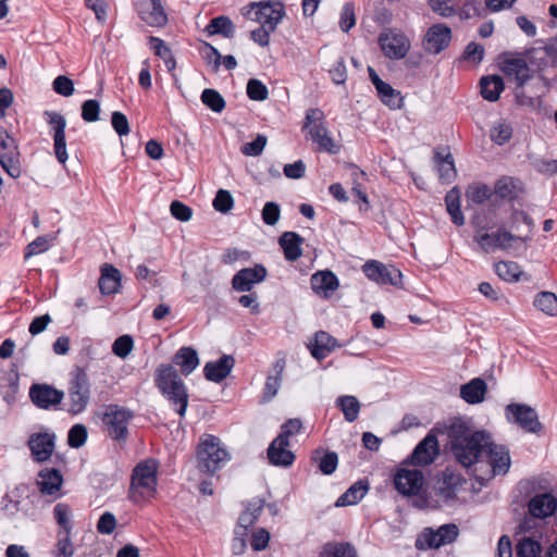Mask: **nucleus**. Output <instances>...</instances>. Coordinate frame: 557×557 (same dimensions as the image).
<instances>
[{
    "label": "nucleus",
    "mask_w": 557,
    "mask_h": 557,
    "mask_svg": "<svg viewBox=\"0 0 557 557\" xmlns=\"http://www.w3.org/2000/svg\"><path fill=\"white\" fill-rule=\"evenodd\" d=\"M321 557H356V552L349 544H337L327 546Z\"/></svg>",
    "instance_id": "obj_63"
},
{
    "label": "nucleus",
    "mask_w": 557,
    "mask_h": 557,
    "mask_svg": "<svg viewBox=\"0 0 557 557\" xmlns=\"http://www.w3.org/2000/svg\"><path fill=\"white\" fill-rule=\"evenodd\" d=\"M198 468L205 473H214L227 460L228 453L214 435H203L197 449Z\"/></svg>",
    "instance_id": "obj_4"
},
{
    "label": "nucleus",
    "mask_w": 557,
    "mask_h": 557,
    "mask_svg": "<svg viewBox=\"0 0 557 557\" xmlns=\"http://www.w3.org/2000/svg\"><path fill=\"white\" fill-rule=\"evenodd\" d=\"M506 418L509 422L519 425L529 433L537 434L542 430L536 411L524 404H509L505 408Z\"/></svg>",
    "instance_id": "obj_10"
},
{
    "label": "nucleus",
    "mask_w": 557,
    "mask_h": 557,
    "mask_svg": "<svg viewBox=\"0 0 557 557\" xmlns=\"http://www.w3.org/2000/svg\"><path fill=\"white\" fill-rule=\"evenodd\" d=\"M490 136L495 144L504 145L511 138L512 127L504 121L496 122L491 128Z\"/></svg>",
    "instance_id": "obj_51"
},
{
    "label": "nucleus",
    "mask_w": 557,
    "mask_h": 557,
    "mask_svg": "<svg viewBox=\"0 0 557 557\" xmlns=\"http://www.w3.org/2000/svg\"><path fill=\"white\" fill-rule=\"evenodd\" d=\"M381 101L389 109H400L404 98L399 90L394 89L389 84H385L383 88L377 91Z\"/></svg>",
    "instance_id": "obj_48"
},
{
    "label": "nucleus",
    "mask_w": 557,
    "mask_h": 557,
    "mask_svg": "<svg viewBox=\"0 0 557 557\" xmlns=\"http://www.w3.org/2000/svg\"><path fill=\"white\" fill-rule=\"evenodd\" d=\"M267 141V137L262 134H259L255 140L247 143L242 147V152L245 156L258 157L262 153Z\"/></svg>",
    "instance_id": "obj_62"
},
{
    "label": "nucleus",
    "mask_w": 557,
    "mask_h": 557,
    "mask_svg": "<svg viewBox=\"0 0 557 557\" xmlns=\"http://www.w3.org/2000/svg\"><path fill=\"white\" fill-rule=\"evenodd\" d=\"M504 74L521 88L531 77V70L522 59H507L502 64Z\"/></svg>",
    "instance_id": "obj_27"
},
{
    "label": "nucleus",
    "mask_w": 557,
    "mask_h": 557,
    "mask_svg": "<svg viewBox=\"0 0 557 557\" xmlns=\"http://www.w3.org/2000/svg\"><path fill=\"white\" fill-rule=\"evenodd\" d=\"M44 117L47 124L50 126L53 135V149L55 158L60 163L65 164L66 160L69 159L65 141L66 120L61 113L57 111H45Z\"/></svg>",
    "instance_id": "obj_12"
},
{
    "label": "nucleus",
    "mask_w": 557,
    "mask_h": 557,
    "mask_svg": "<svg viewBox=\"0 0 557 557\" xmlns=\"http://www.w3.org/2000/svg\"><path fill=\"white\" fill-rule=\"evenodd\" d=\"M465 483L466 480L460 473L446 468L438 475L433 486L432 498L434 506L441 508L456 505L459 502V493Z\"/></svg>",
    "instance_id": "obj_2"
},
{
    "label": "nucleus",
    "mask_w": 557,
    "mask_h": 557,
    "mask_svg": "<svg viewBox=\"0 0 557 557\" xmlns=\"http://www.w3.org/2000/svg\"><path fill=\"white\" fill-rule=\"evenodd\" d=\"M451 451L456 460L466 468L481 463L490 436L484 431L472 432L466 422L455 420L448 429Z\"/></svg>",
    "instance_id": "obj_1"
},
{
    "label": "nucleus",
    "mask_w": 557,
    "mask_h": 557,
    "mask_svg": "<svg viewBox=\"0 0 557 557\" xmlns=\"http://www.w3.org/2000/svg\"><path fill=\"white\" fill-rule=\"evenodd\" d=\"M173 361L181 368L184 375H189L199 364L197 351L191 347L181 348L175 354Z\"/></svg>",
    "instance_id": "obj_36"
},
{
    "label": "nucleus",
    "mask_w": 557,
    "mask_h": 557,
    "mask_svg": "<svg viewBox=\"0 0 557 557\" xmlns=\"http://www.w3.org/2000/svg\"><path fill=\"white\" fill-rule=\"evenodd\" d=\"M37 484L42 494H57L63 483V478L57 469H45L39 472Z\"/></svg>",
    "instance_id": "obj_31"
},
{
    "label": "nucleus",
    "mask_w": 557,
    "mask_h": 557,
    "mask_svg": "<svg viewBox=\"0 0 557 557\" xmlns=\"http://www.w3.org/2000/svg\"><path fill=\"white\" fill-rule=\"evenodd\" d=\"M262 221L270 226H274L281 218L280 205L274 201L265 202L261 211Z\"/></svg>",
    "instance_id": "obj_59"
},
{
    "label": "nucleus",
    "mask_w": 557,
    "mask_h": 557,
    "mask_svg": "<svg viewBox=\"0 0 557 557\" xmlns=\"http://www.w3.org/2000/svg\"><path fill=\"white\" fill-rule=\"evenodd\" d=\"M368 488L367 482L358 481L337 498L335 505L337 507L356 505L366 496Z\"/></svg>",
    "instance_id": "obj_38"
},
{
    "label": "nucleus",
    "mask_w": 557,
    "mask_h": 557,
    "mask_svg": "<svg viewBox=\"0 0 557 557\" xmlns=\"http://www.w3.org/2000/svg\"><path fill=\"white\" fill-rule=\"evenodd\" d=\"M557 510V497L552 492L533 495L528 503L529 513L536 519H546Z\"/></svg>",
    "instance_id": "obj_23"
},
{
    "label": "nucleus",
    "mask_w": 557,
    "mask_h": 557,
    "mask_svg": "<svg viewBox=\"0 0 557 557\" xmlns=\"http://www.w3.org/2000/svg\"><path fill=\"white\" fill-rule=\"evenodd\" d=\"M32 457L37 462H45L52 456L55 447V435L49 432L34 433L27 442Z\"/></svg>",
    "instance_id": "obj_19"
},
{
    "label": "nucleus",
    "mask_w": 557,
    "mask_h": 557,
    "mask_svg": "<svg viewBox=\"0 0 557 557\" xmlns=\"http://www.w3.org/2000/svg\"><path fill=\"white\" fill-rule=\"evenodd\" d=\"M133 419L129 409L111 405L103 414V423L110 437L117 442H125L128 436V423Z\"/></svg>",
    "instance_id": "obj_8"
},
{
    "label": "nucleus",
    "mask_w": 557,
    "mask_h": 557,
    "mask_svg": "<svg viewBox=\"0 0 557 557\" xmlns=\"http://www.w3.org/2000/svg\"><path fill=\"white\" fill-rule=\"evenodd\" d=\"M484 457H486L487 463L491 467L490 478L508 472L511 460L509 449L506 446L497 445L490 441Z\"/></svg>",
    "instance_id": "obj_20"
},
{
    "label": "nucleus",
    "mask_w": 557,
    "mask_h": 557,
    "mask_svg": "<svg viewBox=\"0 0 557 557\" xmlns=\"http://www.w3.org/2000/svg\"><path fill=\"white\" fill-rule=\"evenodd\" d=\"M262 510L263 502L261 499L249 503L245 511L239 516L236 529L240 531L245 530L247 533L248 529L257 521Z\"/></svg>",
    "instance_id": "obj_40"
},
{
    "label": "nucleus",
    "mask_w": 557,
    "mask_h": 557,
    "mask_svg": "<svg viewBox=\"0 0 557 557\" xmlns=\"http://www.w3.org/2000/svg\"><path fill=\"white\" fill-rule=\"evenodd\" d=\"M363 272L368 278L377 284H389L399 286L401 284L403 274L399 269L394 265H385L382 262L371 260L363 264Z\"/></svg>",
    "instance_id": "obj_13"
},
{
    "label": "nucleus",
    "mask_w": 557,
    "mask_h": 557,
    "mask_svg": "<svg viewBox=\"0 0 557 557\" xmlns=\"http://www.w3.org/2000/svg\"><path fill=\"white\" fill-rule=\"evenodd\" d=\"M437 172L440 180L449 183L456 176V169L451 156L448 153L438 160Z\"/></svg>",
    "instance_id": "obj_53"
},
{
    "label": "nucleus",
    "mask_w": 557,
    "mask_h": 557,
    "mask_svg": "<svg viewBox=\"0 0 557 557\" xmlns=\"http://www.w3.org/2000/svg\"><path fill=\"white\" fill-rule=\"evenodd\" d=\"M100 103L97 100H86L82 106V117L85 122H96L99 120Z\"/></svg>",
    "instance_id": "obj_64"
},
{
    "label": "nucleus",
    "mask_w": 557,
    "mask_h": 557,
    "mask_svg": "<svg viewBox=\"0 0 557 557\" xmlns=\"http://www.w3.org/2000/svg\"><path fill=\"white\" fill-rule=\"evenodd\" d=\"M53 517L61 530L58 533L71 534L72 525V509L67 504L58 503L53 508Z\"/></svg>",
    "instance_id": "obj_42"
},
{
    "label": "nucleus",
    "mask_w": 557,
    "mask_h": 557,
    "mask_svg": "<svg viewBox=\"0 0 557 557\" xmlns=\"http://www.w3.org/2000/svg\"><path fill=\"white\" fill-rule=\"evenodd\" d=\"M234 363V358L227 355L222 356L216 361L207 362L203 368L205 376L208 381L220 383L228 376Z\"/></svg>",
    "instance_id": "obj_28"
},
{
    "label": "nucleus",
    "mask_w": 557,
    "mask_h": 557,
    "mask_svg": "<svg viewBox=\"0 0 557 557\" xmlns=\"http://www.w3.org/2000/svg\"><path fill=\"white\" fill-rule=\"evenodd\" d=\"M87 435V428L84 424L77 423L69 431L67 444L72 448H79L86 443Z\"/></svg>",
    "instance_id": "obj_54"
},
{
    "label": "nucleus",
    "mask_w": 557,
    "mask_h": 557,
    "mask_svg": "<svg viewBox=\"0 0 557 557\" xmlns=\"http://www.w3.org/2000/svg\"><path fill=\"white\" fill-rule=\"evenodd\" d=\"M290 443L274 438L268 448V459L276 467H289L295 460V454L289 449Z\"/></svg>",
    "instance_id": "obj_25"
},
{
    "label": "nucleus",
    "mask_w": 557,
    "mask_h": 557,
    "mask_svg": "<svg viewBox=\"0 0 557 557\" xmlns=\"http://www.w3.org/2000/svg\"><path fill=\"white\" fill-rule=\"evenodd\" d=\"M440 455L437 437L429 433L413 449L408 458V462L413 466H429L435 461Z\"/></svg>",
    "instance_id": "obj_18"
},
{
    "label": "nucleus",
    "mask_w": 557,
    "mask_h": 557,
    "mask_svg": "<svg viewBox=\"0 0 557 557\" xmlns=\"http://www.w3.org/2000/svg\"><path fill=\"white\" fill-rule=\"evenodd\" d=\"M474 240L483 251L493 252L496 249H509L516 242L522 240V238L511 234L505 228H499L497 232L491 234H476Z\"/></svg>",
    "instance_id": "obj_14"
},
{
    "label": "nucleus",
    "mask_w": 557,
    "mask_h": 557,
    "mask_svg": "<svg viewBox=\"0 0 557 557\" xmlns=\"http://www.w3.org/2000/svg\"><path fill=\"white\" fill-rule=\"evenodd\" d=\"M206 30L209 35L221 34L231 38L235 33V27L230 17L221 15L212 18L207 25Z\"/></svg>",
    "instance_id": "obj_44"
},
{
    "label": "nucleus",
    "mask_w": 557,
    "mask_h": 557,
    "mask_svg": "<svg viewBox=\"0 0 557 557\" xmlns=\"http://www.w3.org/2000/svg\"><path fill=\"white\" fill-rule=\"evenodd\" d=\"M156 384L161 393H168L170 389L186 387L178 376L176 369L171 364H161L156 372Z\"/></svg>",
    "instance_id": "obj_26"
},
{
    "label": "nucleus",
    "mask_w": 557,
    "mask_h": 557,
    "mask_svg": "<svg viewBox=\"0 0 557 557\" xmlns=\"http://www.w3.org/2000/svg\"><path fill=\"white\" fill-rule=\"evenodd\" d=\"M98 284L103 295L117 293L121 285L120 271L113 265L104 264Z\"/></svg>",
    "instance_id": "obj_32"
},
{
    "label": "nucleus",
    "mask_w": 557,
    "mask_h": 557,
    "mask_svg": "<svg viewBox=\"0 0 557 557\" xmlns=\"http://www.w3.org/2000/svg\"><path fill=\"white\" fill-rule=\"evenodd\" d=\"M0 164L13 178L21 176L20 152L15 139L0 128Z\"/></svg>",
    "instance_id": "obj_11"
},
{
    "label": "nucleus",
    "mask_w": 557,
    "mask_h": 557,
    "mask_svg": "<svg viewBox=\"0 0 557 557\" xmlns=\"http://www.w3.org/2000/svg\"><path fill=\"white\" fill-rule=\"evenodd\" d=\"M284 368L285 361L283 359L277 360L273 364L272 373L267 377L264 384L263 399L265 401L272 399L277 394Z\"/></svg>",
    "instance_id": "obj_37"
},
{
    "label": "nucleus",
    "mask_w": 557,
    "mask_h": 557,
    "mask_svg": "<svg viewBox=\"0 0 557 557\" xmlns=\"http://www.w3.org/2000/svg\"><path fill=\"white\" fill-rule=\"evenodd\" d=\"M247 96L255 101H263L269 96L267 86L257 78H251L247 83Z\"/></svg>",
    "instance_id": "obj_56"
},
{
    "label": "nucleus",
    "mask_w": 557,
    "mask_h": 557,
    "mask_svg": "<svg viewBox=\"0 0 557 557\" xmlns=\"http://www.w3.org/2000/svg\"><path fill=\"white\" fill-rule=\"evenodd\" d=\"M234 206L233 196L228 190L220 189L218 190L214 199H213V208L222 213L228 212Z\"/></svg>",
    "instance_id": "obj_60"
},
{
    "label": "nucleus",
    "mask_w": 557,
    "mask_h": 557,
    "mask_svg": "<svg viewBox=\"0 0 557 557\" xmlns=\"http://www.w3.org/2000/svg\"><path fill=\"white\" fill-rule=\"evenodd\" d=\"M424 484V475L418 469H399L394 476L397 492L404 496L417 495Z\"/></svg>",
    "instance_id": "obj_17"
},
{
    "label": "nucleus",
    "mask_w": 557,
    "mask_h": 557,
    "mask_svg": "<svg viewBox=\"0 0 557 557\" xmlns=\"http://www.w3.org/2000/svg\"><path fill=\"white\" fill-rule=\"evenodd\" d=\"M54 557H72L74 555V546L71 541V534L58 533Z\"/></svg>",
    "instance_id": "obj_55"
},
{
    "label": "nucleus",
    "mask_w": 557,
    "mask_h": 557,
    "mask_svg": "<svg viewBox=\"0 0 557 557\" xmlns=\"http://www.w3.org/2000/svg\"><path fill=\"white\" fill-rule=\"evenodd\" d=\"M486 391V383L482 379L475 377L461 386L460 396L468 404H480L484 400Z\"/></svg>",
    "instance_id": "obj_33"
},
{
    "label": "nucleus",
    "mask_w": 557,
    "mask_h": 557,
    "mask_svg": "<svg viewBox=\"0 0 557 557\" xmlns=\"http://www.w3.org/2000/svg\"><path fill=\"white\" fill-rule=\"evenodd\" d=\"M383 53L389 59H403L410 49V41L404 35L393 30L384 32L379 37Z\"/></svg>",
    "instance_id": "obj_16"
},
{
    "label": "nucleus",
    "mask_w": 557,
    "mask_h": 557,
    "mask_svg": "<svg viewBox=\"0 0 557 557\" xmlns=\"http://www.w3.org/2000/svg\"><path fill=\"white\" fill-rule=\"evenodd\" d=\"M301 430L302 422L300 419H289L281 426V432L275 438H281L283 442H289V438L299 434Z\"/></svg>",
    "instance_id": "obj_57"
},
{
    "label": "nucleus",
    "mask_w": 557,
    "mask_h": 557,
    "mask_svg": "<svg viewBox=\"0 0 557 557\" xmlns=\"http://www.w3.org/2000/svg\"><path fill=\"white\" fill-rule=\"evenodd\" d=\"M163 396L175 407L176 412L184 417L188 406V393L186 387L178 389H170L168 393H162Z\"/></svg>",
    "instance_id": "obj_47"
},
{
    "label": "nucleus",
    "mask_w": 557,
    "mask_h": 557,
    "mask_svg": "<svg viewBox=\"0 0 557 557\" xmlns=\"http://www.w3.org/2000/svg\"><path fill=\"white\" fill-rule=\"evenodd\" d=\"M459 198V190L457 188H453L446 194L445 202L447 212L450 214L453 222L456 225H463L465 218L462 212L460 211Z\"/></svg>",
    "instance_id": "obj_45"
},
{
    "label": "nucleus",
    "mask_w": 557,
    "mask_h": 557,
    "mask_svg": "<svg viewBox=\"0 0 557 557\" xmlns=\"http://www.w3.org/2000/svg\"><path fill=\"white\" fill-rule=\"evenodd\" d=\"M495 272L502 280L506 282H516L522 274L520 265L512 261H500L496 263Z\"/></svg>",
    "instance_id": "obj_46"
},
{
    "label": "nucleus",
    "mask_w": 557,
    "mask_h": 557,
    "mask_svg": "<svg viewBox=\"0 0 557 557\" xmlns=\"http://www.w3.org/2000/svg\"><path fill=\"white\" fill-rule=\"evenodd\" d=\"M356 25V15L354 4L347 2L344 4L341 18H339V27L343 32H349Z\"/></svg>",
    "instance_id": "obj_61"
},
{
    "label": "nucleus",
    "mask_w": 557,
    "mask_h": 557,
    "mask_svg": "<svg viewBox=\"0 0 557 557\" xmlns=\"http://www.w3.org/2000/svg\"><path fill=\"white\" fill-rule=\"evenodd\" d=\"M451 39V30L445 24L432 25L424 36V49L433 54H438L446 49Z\"/></svg>",
    "instance_id": "obj_22"
},
{
    "label": "nucleus",
    "mask_w": 557,
    "mask_h": 557,
    "mask_svg": "<svg viewBox=\"0 0 557 557\" xmlns=\"http://www.w3.org/2000/svg\"><path fill=\"white\" fill-rule=\"evenodd\" d=\"M542 553L541 545L532 539H522L516 547V557H540Z\"/></svg>",
    "instance_id": "obj_50"
},
{
    "label": "nucleus",
    "mask_w": 557,
    "mask_h": 557,
    "mask_svg": "<svg viewBox=\"0 0 557 557\" xmlns=\"http://www.w3.org/2000/svg\"><path fill=\"white\" fill-rule=\"evenodd\" d=\"M134 348V341L129 335H122L117 337L113 345L112 351L115 356L120 358H126Z\"/></svg>",
    "instance_id": "obj_58"
},
{
    "label": "nucleus",
    "mask_w": 557,
    "mask_h": 557,
    "mask_svg": "<svg viewBox=\"0 0 557 557\" xmlns=\"http://www.w3.org/2000/svg\"><path fill=\"white\" fill-rule=\"evenodd\" d=\"M522 190L523 186L520 181L504 176L495 183L493 194L502 199L513 200L519 197Z\"/></svg>",
    "instance_id": "obj_34"
},
{
    "label": "nucleus",
    "mask_w": 557,
    "mask_h": 557,
    "mask_svg": "<svg viewBox=\"0 0 557 557\" xmlns=\"http://www.w3.org/2000/svg\"><path fill=\"white\" fill-rule=\"evenodd\" d=\"M480 85L482 97L492 102L499 99V96L505 88L503 78L497 75L482 77Z\"/></svg>",
    "instance_id": "obj_39"
},
{
    "label": "nucleus",
    "mask_w": 557,
    "mask_h": 557,
    "mask_svg": "<svg viewBox=\"0 0 557 557\" xmlns=\"http://www.w3.org/2000/svg\"><path fill=\"white\" fill-rule=\"evenodd\" d=\"M302 243L304 238L295 232H284L278 238V244L288 261H296L301 257Z\"/></svg>",
    "instance_id": "obj_30"
},
{
    "label": "nucleus",
    "mask_w": 557,
    "mask_h": 557,
    "mask_svg": "<svg viewBox=\"0 0 557 557\" xmlns=\"http://www.w3.org/2000/svg\"><path fill=\"white\" fill-rule=\"evenodd\" d=\"M201 101L205 106L215 113H220L225 108V100L215 89L207 88L201 94Z\"/></svg>",
    "instance_id": "obj_49"
},
{
    "label": "nucleus",
    "mask_w": 557,
    "mask_h": 557,
    "mask_svg": "<svg viewBox=\"0 0 557 557\" xmlns=\"http://www.w3.org/2000/svg\"><path fill=\"white\" fill-rule=\"evenodd\" d=\"M67 412L76 416L86 410L90 401V384L87 372L76 368L71 372L67 388Z\"/></svg>",
    "instance_id": "obj_6"
},
{
    "label": "nucleus",
    "mask_w": 557,
    "mask_h": 557,
    "mask_svg": "<svg viewBox=\"0 0 557 557\" xmlns=\"http://www.w3.org/2000/svg\"><path fill=\"white\" fill-rule=\"evenodd\" d=\"M139 17L152 27H162L168 22V15L160 0H137Z\"/></svg>",
    "instance_id": "obj_21"
},
{
    "label": "nucleus",
    "mask_w": 557,
    "mask_h": 557,
    "mask_svg": "<svg viewBox=\"0 0 557 557\" xmlns=\"http://www.w3.org/2000/svg\"><path fill=\"white\" fill-rule=\"evenodd\" d=\"M459 528L455 523L441 525L437 530L425 528L416 542L418 549H435L457 540Z\"/></svg>",
    "instance_id": "obj_9"
},
{
    "label": "nucleus",
    "mask_w": 557,
    "mask_h": 557,
    "mask_svg": "<svg viewBox=\"0 0 557 557\" xmlns=\"http://www.w3.org/2000/svg\"><path fill=\"white\" fill-rule=\"evenodd\" d=\"M158 463L153 459L138 463L133 470L131 483V497L138 502L140 498L151 497L156 493Z\"/></svg>",
    "instance_id": "obj_5"
},
{
    "label": "nucleus",
    "mask_w": 557,
    "mask_h": 557,
    "mask_svg": "<svg viewBox=\"0 0 557 557\" xmlns=\"http://www.w3.org/2000/svg\"><path fill=\"white\" fill-rule=\"evenodd\" d=\"M29 398L36 407L48 410L62 403L64 393L49 384L36 383L29 388Z\"/></svg>",
    "instance_id": "obj_15"
},
{
    "label": "nucleus",
    "mask_w": 557,
    "mask_h": 557,
    "mask_svg": "<svg viewBox=\"0 0 557 557\" xmlns=\"http://www.w3.org/2000/svg\"><path fill=\"white\" fill-rule=\"evenodd\" d=\"M493 193L484 184H472L466 191L467 199L472 203H483L492 197Z\"/></svg>",
    "instance_id": "obj_52"
},
{
    "label": "nucleus",
    "mask_w": 557,
    "mask_h": 557,
    "mask_svg": "<svg viewBox=\"0 0 557 557\" xmlns=\"http://www.w3.org/2000/svg\"><path fill=\"white\" fill-rule=\"evenodd\" d=\"M336 406L342 410L345 420L348 422L357 420L361 408L357 397L350 395L339 396L336 399Z\"/></svg>",
    "instance_id": "obj_41"
},
{
    "label": "nucleus",
    "mask_w": 557,
    "mask_h": 557,
    "mask_svg": "<svg viewBox=\"0 0 557 557\" xmlns=\"http://www.w3.org/2000/svg\"><path fill=\"white\" fill-rule=\"evenodd\" d=\"M267 276V269L257 264L238 271L232 278V286L237 292H249L255 284L261 283Z\"/></svg>",
    "instance_id": "obj_24"
},
{
    "label": "nucleus",
    "mask_w": 557,
    "mask_h": 557,
    "mask_svg": "<svg viewBox=\"0 0 557 557\" xmlns=\"http://www.w3.org/2000/svg\"><path fill=\"white\" fill-rule=\"evenodd\" d=\"M534 307L549 317H557V296L552 292L539 293L533 302Z\"/></svg>",
    "instance_id": "obj_43"
},
{
    "label": "nucleus",
    "mask_w": 557,
    "mask_h": 557,
    "mask_svg": "<svg viewBox=\"0 0 557 557\" xmlns=\"http://www.w3.org/2000/svg\"><path fill=\"white\" fill-rule=\"evenodd\" d=\"M304 128L308 129L311 139L318 144L320 150L330 153L339 151V147L324 124V113L320 109L314 108L307 111Z\"/></svg>",
    "instance_id": "obj_7"
},
{
    "label": "nucleus",
    "mask_w": 557,
    "mask_h": 557,
    "mask_svg": "<svg viewBox=\"0 0 557 557\" xmlns=\"http://www.w3.org/2000/svg\"><path fill=\"white\" fill-rule=\"evenodd\" d=\"M313 292L322 297L330 295L337 289L338 278L331 271H319L311 276L310 280Z\"/></svg>",
    "instance_id": "obj_29"
},
{
    "label": "nucleus",
    "mask_w": 557,
    "mask_h": 557,
    "mask_svg": "<svg viewBox=\"0 0 557 557\" xmlns=\"http://www.w3.org/2000/svg\"><path fill=\"white\" fill-rule=\"evenodd\" d=\"M336 347H341L336 339L324 331H319L314 336V345L311 347V355L318 359H324Z\"/></svg>",
    "instance_id": "obj_35"
},
{
    "label": "nucleus",
    "mask_w": 557,
    "mask_h": 557,
    "mask_svg": "<svg viewBox=\"0 0 557 557\" xmlns=\"http://www.w3.org/2000/svg\"><path fill=\"white\" fill-rule=\"evenodd\" d=\"M243 15L252 22L275 30L286 15L285 5L278 0L251 2L242 10Z\"/></svg>",
    "instance_id": "obj_3"
}]
</instances>
